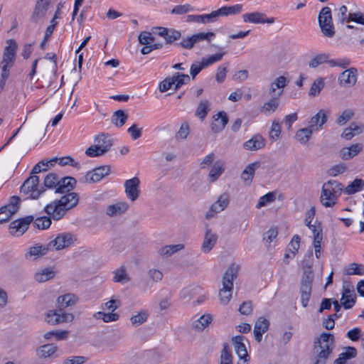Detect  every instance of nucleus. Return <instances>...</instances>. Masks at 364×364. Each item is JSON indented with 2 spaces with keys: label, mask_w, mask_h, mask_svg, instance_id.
I'll return each mask as SVG.
<instances>
[{
  "label": "nucleus",
  "mask_w": 364,
  "mask_h": 364,
  "mask_svg": "<svg viewBox=\"0 0 364 364\" xmlns=\"http://www.w3.org/2000/svg\"><path fill=\"white\" fill-rule=\"evenodd\" d=\"M64 194L60 199H55L44 208V211L54 220L62 219L67 211L75 207L79 202L78 193L69 192Z\"/></svg>",
  "instance_id": "f257e3e1"
},
{
  "label": "nucleus",
  "mask_w": 364,
  "mask_h": 364,
  "mask_svg": "<svg viewBox=\"0 0 364 364\" xmlns=\"http://www.w3.org/2000/svg\"><path fill=\"white\" fill-rule=\"evenodd\" d=\"M306 257L307 259L302 262L303 275L300 282L299 294L301 305L304 308L307 307L311 298L312 284L314 279L313 267V251L309 250Z\"/></svg>",
  "instance_id": "f03ea898"
},
{
  "label": "nucleus",
  "mask_w": 364,
  "mask_h": 364,
  "mask_svg": "<svg viewBox=\"0 0 364 364\" xmlns=\"http://www.w3.org/2000/svg\"><path fill=\"white\" fill-rule=\"evenodd\" d=\"M335 339L332 333H322L317 341L314 342L313 364H326L334 348Z\"/></svg>",
  "instance_id": "7ed1b4c3"
},
{
  "label": "nucleus",
  "mask_w": 364,
  "mask_h": 364,
  "mask_svg": "<svg viewBox=\"0 0 364 364\" xmlns=\"http://www.w3.org/2000/svg\"><path fill=\"white\" fill-rule=\"evenodd\" d=\"M238 274V266L232 264L225 272L223 277V288L219 291L220 303L227 305L231 297L233 289V281Z\"/></svg>",
  "instance_id": "20e7f679"
},
{
  "label": "nucleus",
  "mask_w": 364,
  "mask_h": 364,
  "mask_svg": "<svg viewBox=\"0 0 364 364\" xmlns=\"http://www.w3.org/2000/svg\"><path fill=\"white\" fill-rule=\"evenodd\" d=\"M343 191V185L337 181L330 180L325 183L321 189V203L326 208L333 207L337 203Z\"/></svg>",
  "instance_id": "39448f33"
},
{
  "label": "nucleus",
  "mask_w": 364,
  "mask_h": 364,
  "mask_svg": "<svg viewBox=\"0 0 364 364\" xmlns=\"http://www.w3.org/2000/svg\"><path fill=\"white\" fill-rule=\"evenodd\" d=\"M20 191L27 198L37 199L45 191V188L39 186V177L31 173L21 186Z\"/></svg>",
  "instance_id": "423d86ee"
},
{
  "label": "nucleus",
  "mask_w": 364,
  "mask_h": 364,
  "mask_svg": "<svg viewBox=\"0 0 364 364\" xmlns=\"http://www.w3.org/2000/svg\"><path fill=\"white\" fill-rule=\"evenodd\" d=\"M7 46L4 48L1 62V72L9 73V70L14 64L18 45L14 39L6 41Z\"/></svg>",
  "instance_id": "0eeeda50"
},
{
  "label": "nucleus",
  "mask_w": 364,
  "mask_h": 364,
  "mask_svg": "<svg viewBox=\"0 0 364 364\" xmlns=\"http://www.w3.org/2000/svg\"><path fill=\"white\" fill-rule=\"evenodd\" d=\"M318 22L322 33L328 38L335 34L333 23L331 10L329 7L325 6L321 9L318 16Z\"/></svg>",
  "instance_id": "6e6552de"
},
{
  "label": "nucleus",
  "mask_w": 364,
  "mask_h": 364,
  "mask_svg": "<svg viewBox=\"0 0 364 364\" xmlns=\"http://www.w3.org/2000/svg\"><path fill=\"white\" fill-rule=\"evenodd\" d=\"M74 319L73 314L65 313L63 309L48 311L46 314L45 321L50 325H57L64 322H70Z\"/></svg>",
  "instance_id": "1a4fd4ad"
},
{
  "label": "nucleus",
  "mask_w": 364,
  "mask_h": 364,
  "mask_svg": "<svg viewBox=\"0 0 364 364\" xmlns=\"http://www.w3.org/2000/svg\"><path fill=\"white\" fill-rule=\"evenodd\" d=\"M73 235L70 232L58 234L57 237L48 244L51 251L60 250L69 247L74 243Z\"/></svg>",
  "instance_id": "9d476101"
},
{
  "label": "nucleus",
  "mask_w": 364,
  "mask_h": 364,
  "mask_svg": "<svg viewBox=\"0 0 364 364\" xmlns=\"http://www.w3.org/2000/svg\"><path fill=\"white\" fill-rule=\"evenodd\" d=\"M230 203V196L227 193L221 194L218 200L211 205L209 210L205 214V218L209 220L215 216L218 213L225 210Z\"/></svg>",
  "instance_id": "9b49d317"
},
{
  "label": "nucleus",
  "mask_w": 364,
  "mask_h": 364,
  "mask_svg": "<svg viewBox=\"0 0 364 364\" xmlns=\"http://www.w3.org/2000/svg\"><path fill=\"white\" fill-rule=\"evenodd\" d=\"M33 220L32 215H28L14 221L9 225L10 232L14 235H22L28 228L29 225Z\"/></svg>",
  "instance_id": "f8f14e48"
},
{
  "label": "nucleus",
  "mask_w": 364,
  "mask_h": 364,
  "mask_svg": "<svg viewBox=\"0 0 364 364\" xmlns=\"http://www.w3.org/2000/svg\"><path fill=\"white\" fill-rule=\"evenodd\" d=\"M357 77V69L355 68H350L339 75L338 81L341 87H350L356 83Z\"/></svg>",
  "instance_id": "ddd939ff"
},
{
  "label": "nucleus",
  "mask_w": 364,
  "mask_h": 364,
  "mask_svg": "<svg viewBox=\"0 0 364 364\" xmlns=\"http://www.w3.org/2000/svg\"><path fill=\"white\" fill-rule=\"evenodd\" d=\"M111 168L109 166H102L87 172L85 176V182L92 183L100 181L105 176L109 174Z\"/></svg>",
  "instance_id": "4468645a"
},
{
  "label": "nucleus",
  "mask_w": 364,
  "mask_h": 364,
  "mask_svg": "<svg viewBox=\"0 0 364 364\" xmlns=\"http://www.w3.org/2000/svg\"><path fill=\"white\" fill-rule=\"evenodd\" d=\"M139 185L140 180L136 176L124 182L125 193L132 201H135L139 196Z\"/></svg>",
  "instance_id": "2eb2a0df"
},
{
  "label": "nucleus",
  "mask_w": 364,
  "mask_h": 364,
  "mask_svg": "<svg viewBox=\"0 0 364 364\" xmlns=\"http://www.w3.org/2000/svg\"><path fill=\"white\" fill-rule=\"evenodd\" d=\"M51 251L48 244L40 245L36 244L33 247L28 248V251L25 253V258L28 260L34 261L38 258L43 257Z\"/></svg>",
  "instance_id": "dca6fc26"
},
{
  "label": "nucleus",
  "mask_w": 364,
  "mask_h": 364,
  "mask_svg": "<svg viewBox=\"0 0 364 364\" xmlns=\"http://www.w3.org/2000/svg\"><path fill=\"white\" fill-rule=\"evenodd\" d=\"M50 2L46 0H37L34 11L31 17V21L37 23L42 18H43L47 11L50 6Z\"/></svg>",
  "instance_id": "f3484780"
},
{
  "label": "nucleus",
  "mask_w": 364,
  "mask_h": 364,
  "mask_svg": "<svg viewBox=\"0 0 364 364\" xmlns=\"http://www.w3.org/2000/svg\"><path fill=\"white\" fill-rule=\"evenodd\" d=\"M218 240V235L208 227L205 229L204 240L201 245V251L208 253L214 247Z\"/></svg>",
  "instance_id": "a211bd4d"
},
{
  "label": "nucleus",
  "mask_w": 364,
  "mask_h": 364,
  "mask_svg": "<svg viewBox=\"0 0 364 364\" xmlns=\"http://www.w3.org/2000/svg\"><path fill=\"white\" fill-rule=\"evenodd\" d=\"M77 181L75 178L71 176H66L58 179V186L55 188V193H66L72 191Z\"/></svg>",
  "instance_id": "6ab92c4d"
},
{
  "label": "nucleus",
  "mask_w": 364,
  "mask_h": 364,
  "mask_svg": "<svg viewBox=\"0 0 364 364\" xmlns=\"http://www.w3.org/2000/svg\"><path fill=\"white\" fill-rule=\"evenodd\" d=\"M345 351L341 353L333 364H351L350 360L357 356V349L352 346L344 348Z\"/></svg>",
  "instance_id": "aec40b11"
},
{
  "label": "nucleus",
  "mask_w": 364,
  "mask_h": 364,
  "mask_svg": "<svg viewBox=\"0 0 364 364\" xmlns=\"http://www.w3.org/2000/svg\"><path fill=\"white\" fill-rule=\"evenodd\" d=\"M228 122V117L225 112H219L213 116V121L211 123V129L215 133H219L223 130Z\"/></svg>",
  "instance_id": "412c9836"
},
{
  "label": "nucleus",
  "mask_w": 364,
  "mask_h": 364,
  "mask_svg": "<svg viewBox=\"0 0 364 364\" xmlns=\"http://www.w3.org/2000/svg\"><path fill=\"white\" fill-rule=\"evenodd\" d=\"M269 321L264 317H259L254 326V336L257 342H260L262 338V334L268 331Z\"/></svg>",
  "instance_id": "4be33fe9"
},
{
  "label": "nucleus",
  "mask_w": 364,
  "mask_h": 364,
  "mask_svg": "<svg viewBox=\"0 0 364 364\" xmlns=\"http://www.w3.org/2000/svg\"><path fill=\"white\" fill-rule=\"evenodd\" d=\"M289 80L284 76H279L277 77L271 84L269 87V95H277L281 97L283 93V88L287 86Z\"/></svg>",
  "instance_id": "5701e85b"
},
{
  "label": "nucleus",
  "mask_w": 364,
  "mask_h": 364,
  "mask_svg": "<svg viewBox=\"0 0 364 364\" xmlns=\"http://www.w3.org/2000/svg\"><path fill=\"white\" fill-rule=\"evenodd\" d=\"M265 139L260 134L254 135L250 139L245 141L243 146L249 151H257L265 146Z\"/></svg>",
  "instance_id": "b1692460"
},
{
  "label": "nucleus",
  "mask_w": 364,
  "mask_h": 364,
  "mask_svg": "<svg viewBox=\"0 0 364 364\" xmlns=\"http://www.w3.org/2000/svg\"><path fill=\"white\" fill-rule=\"evenodd\" d=\"M245 339V338L243 336H235L232 338V343L235 346V353L240 359H244L245 361H246L248 354L246 347L243 343Z\"/></svg>",
  "instance_id": "393cba45"
},
{
  "label": "nucleus",
  "mask_w": 364,
  "mask_h": 364,
  "mask_svg": "<svg viewBox=\"0 0 364 364\" xmlns=\"http://www.w3.org/2000/svg\"><path fill=\"white\" fill-rule=\"evenodd\" d=\"M95 144L100 148L102 153L108 152L112 146V141L108 134H101L95 139Z\"/></svg>",
  "instance_id": "a878e982"
},
{
  "label": "nucleus",
  "mask_w": 364,
  "mask_h": 364,
  "mask_svg": "<svg viewBox=\"0 0 364 364\" xmlns=\"http://www.w3.org/2000/svg\"><path fill=\"white\" fill-rule=\"evenodd\" d=\"M363 149L361 144H354L341 150V156L344 160H348L358 155Z\"/></svg>",
  "instance_id": "bb28decb"
},
{
  "label": "nucleus",
  "mask_w": 364,
  "mask_h": 364,
  "mask_svg": "<svg viewBox=\"0 0 364 364\" xmlns=\"http://www.w3.org/2000/svg\"><path fill=\"white\" fill-rule=\"evenodd\" d=\"M342 306L345 309H351L356 301V296L353 290L343 287L342 298Z\"/></svg>",
  "instance_id": "cd10ccee"
},
{
  "label": "nucleus",
  "mask_w": 364,
  "mask_h": 364,
  "mask_svg": "<svg viewBox=\"0 0 364 364\" xmlns=\"http://www.w3.org/2000/svg\"><path fill=\"white\" fill-rule=\"evenodd\" d=\"M129 206L127 203L119 202L109 205L106 208V214L109 217H114L125 213Z\"/></svg>",
  "instance_id": "c85d7f7f"
},
{
  "label": "nucleus",
  "mask_w": 364,
  "mask_h": 364,
  "mask_svg": "<svg viewBox=\"0 0 364 364\" xmlns=\"http://www.w3.org/2000/svg\"><path fill=\"white\" fill-rule=\"evenodd\" d=\"M57 350V346L53 343H48L38 347L36 349V355L39 358H48L51 357Z\"/></svg>",
  "instance_id": "c756f323"
},
{
  "label": "nucleus",
  "mask_w": 364,
  "mask_h": 364,
  "mask_svg": "<svg viewBox=\"0 0 364 364\" xmlns=\"http://www.w3.org/2000/svg\"><path fill=\"white\" fill-rule=\"evenodd\" d=\"M259 161H255L248 164L241 173L242 179L245 182H248V184L250 183L255 175V170L259 168Z\"/></svg>",
  "instance_id": "7c9ffc66"
},
{
  "label": "nucleus",
  "mask_w": 364,
  "mask_h": 364,
  "mask_svg": "<svg viewBox=\"0 0 364 364\" xmlns=\"http://www.w3.org/2000/svg\"><path fill=\"white\" fill-rule=\"evenodd\" d=\"M328 116L326 112L321 109L316 114L311 117L309 122V127L314 130H318L316 127H321L327 122Z\"/></svg>",
  "instance_id": "2f4dec72"
},
{
  "label": "nucleus",
  "mask_w": 364,
  "mask_h": 364,
  "mask_svg": "<svg viewBox=\"0 0 364 364\" xmlns=\"http://www.w3.org/2000/svg\"><path fill=\"white\" fill-rule=\"evenodd\" d=\"M224 163L222 161H216L208 174L210 182H215L224 172Z\"/></svg>",
  "instance_id": "473e14b6"
},
{
  "label": "nucleus",
  "mask_w": 364,
  "mask_h": 364,
  "mask_svg": "<svg viewBox=\"0 0 364 364\" xmlns=\"http://www.w3.org/2000/svg\"><path fill=\"white\" fill-rule=\"evenodd\" d=\"M269 95L271 99L269 101L264 102L261 107V111L264 112V114L267 115L274 112L277 109L279 104V101L280 97H277V95Z\"/></svg>",
  "instance_id": "72a5a7b5"
},
{
  "label": "nucleus",
  "mask_w": 364,
  "mask_h": 364,
  "mask_svg": "<svg viewBox=\"0 0 364 364\" xmlns=\"http://www.w3.org/2000/svg\"><path fill=\"white\" fill-rule=\"evenodd\" d=\"M55 276V272L52 267H46L34 274V279L38 282H45Z\"/></svg>",
  "instance_id": "f704fd0d"
},
{
  "label": "nucleus",
  "mask_w": 364,
  "mask_h": 364,
  "mask_svg": "<svg viewBox=\"0 0 364 364\" xmlns=\"http://www.w3.org/2000/svg\"><path fill=\"white\" fill-rule=\"evenodd\" d=\"M77 297L73 294H65L58 298L59 309H63L76 304Z\"/></svg>",
  "instance_id": "c9c22d12"
},
{
  "label": "nucleus",
  "mask_w": 364,
  "mask_h": 364,
  "mask_svg": "<svg viewBox=\"0 0 364 364\" xmlns=\"http://www.w3.org/2000/svg\"><path fill=\"white\" fill-rule=\"evenodd\" d=\"M183 248L184 245L183 244L166 245L164 247H161L158 250V253L161 256L168 257L172 255L173 254L183 250Z\"/></svg>",
  "instance_id": "e433bc0d"
},
{
  "label": "nucleus",
  "mask_w": 364,
  "mask_h": 364,
  "mask_svg": "<svg viewBox=\"0 0 364 364\" xmlns=\"http://www.w3.org/2000/svg\"><path fill=\"white\" fill-rule=\"evenodd\" d=\"M314 131V130L309 126L300 129L296 132L295 137L301 144H306L309 141Z\"/></svg>",
  "instance_id": "4c0bfd02"
},
{
  "label": "nucleus",
  "mask_w": 364,
  "mask_h": 364,
  "mask_svg": "<svg viewBox=\"0 0 364 364\" xmlns=\"http://www.w3.org/2000/svg\"><path fill=\"white\" fill-rule=\"evenodd\" d=\"M242 4H235L230 6H223L218 9V16H229V15H235L238 14L242 11Z\"/></svg>",
  "instance_id": "58836bf2"
},
{
  "label": "nucleus",
  "mask_w": 364,
  "mask_h": 364,
  "mask_svg": "<svg viewBox=\"0 0 364 364\" xmlns=\"http://www.w3.org/2000/svg\"><path fill=\"white\" fill-rule=\"evenodd\" d=\"M128 114L122 109L117 110L112 117V122L117 127H122L127 122Z\"/></svg>",
  "instance_id": "ea45409f"
},
{
  "label": "nucleus",
  "mask_w": 364,
  "mask_h": 364,
  "mask_svg": "<svg viewBox=\"0 0 364 364\" xmlns=\"http://www.w3.org/2000/svg\"><path fill=\"white\" fill-rule=\"evenodd\" d=\"M174 81V90H178L183 85L190 82L191 77L188 75L176 73L172 76Z\"/></svg>",
  "instance_id": "a19ab883"
},
{
  "label": "nucleus",
  "mask_w": 364,
  "mask_h": 364,
  "mask_svg": "<svg viewBox=\"0 0 364 364\" xmlns=\"http://www.w3.org/2000/svg\"><path fill=\"white\" fill-rule=\"evenodd\" d=\"M265 14L259 12L247 13L242 15V19L245 22L253 23H262Z\"/></svg>",
  "instance_id": "79ce46f5"
},
{
  "label": "nucleus",
  "mask_w": 364,
  "mask_h": 364,
  "mask_svg": "<svg viewBox=\"0 0 364 364\" xmlns=\"http://www.w3.org/2000/svg\"><path fill=\"white\" fill-rule=\"evenodd\" d=\"M209 107L210 104L207 100H201L196 108L195 112L196 117L203 120L210 110Z\"/></svg>",
  "instance_id": "37998d69"
},
{
  "label": "nucleus",
  "mask_w": 364,
  "mask_h": 364,
  "mask_svg": "<svg viewBox=\"0 0 364 364\" xmlns=\"http://www.w3.org/2000/svg\"><path fill=\"white\" fill-rule=\"evenodd\" d=\"M114 276L113 281L114 282H119L125 284L129 281V278L127 274L126 268L124 266L120 267L114 271Z\"/></svg>",
  "instance_id": "c03bdc74"
},
{
  "label": "nucleus",
  "mask_w": 364,
  "mask_h": 364,
  "mask_svg": "<svg viewBox=\"0 0 364 364\" xmlns=\"http://www.w3.org/2000/svg\"><path fill=\"white\" fill-rule=\"evenodd\" d=\"M51 216H41L37 218L33 221V225L35 228L39 229V230H45L48 228L51 225Z\"/></svg>",
  "instance_id": "a18cd8bd"
},
{
  "label": "nucleus",
  "mask_w": 364,
  "mask_h": 364,
  "mask_svg": "<svg viewBox=\"0 0 364 364\" xmlns=\"http://www.w3.org/2000/svg\"><path fill=\"white\" fill-rule=\"evenodd\" d=\"M364 187V181L356 178L351 182L346 188V193L348 195L354 194Z\"/></svg>",
  "instance_id": "49530a36"
},
{
  "label": "nucleus",
  "mask_w": 364,
  "mask_h": 364,
  "mask_svg": "<svg viewBox=\"0 0 364 364\" xmlns=\"http://www.w3.org/2000/svg\"><path fill=\"white\" fill-rule=\"evenodd\" d=\"M328 58L329 55L328 54H318L309 62V67L311 68H316L324 63H328Z\"/></svg>",
  "instance_id": "de8ad7c7"
},
{
  "label": "nucleus",
  "mask_w": 364,
  "mask_h": 364,
  "mask_svg": "<svg viewBox=\"0 0 364 364\" xmlns=\"http://www.w3.org/2000/svg\"><path fill=\"white\" fill-rule=\"evenodd\" d=\"M324 80L322 77H319L316 80H315L311 85L309 95L310 97H316L317 96L321 91V90L324 87Z\"/></svg>",
  "instance_id": "09e8293b"
},
{
  "label": "nucleus",
  "mask_w": 364,
  "mask_h": 364,
  "mask_svg": "<svg viewBox=\"0 0 364 364\" xmlns=\"http://www.w3.org/2000/svg\"><path fill=\"white\" fill-rule=\"evenodd\" d=\"M211 321V315H203L193 322V326L196 329L203 330Z\"/></svg>",
  "instance_id": "8fccbe9b"
},
{
  "label": "nucleus",
  "mask_w": 364,
  "mask_h": 364,
  "mask_svg": "<svg viewBox=\"0 0 364 364\" xmlns=\"http://www.w3.org/2000/svg\"><path fill=\"white\" fill-rule=\"evenodd\" d=\"M149 317V314L146 311H141L139 314L134 315L131 317L130 321L134 326H139L145 323Z\"/></svg>",
  "instance_id": "3c124183"
},
{
  "label": "nucleus",
  "mask_w": 364,
  "mask_h": 364,
  "mask_svg": "<svg viewBox=\"0 0 364 364\" xmlns=\"http://www.w3.org/2000/svg\"><path fill=\"white\" fill-rule=\"evenodd\" d=\"M59 176L55 173H48L43 181V186L48 188H53L58 186Z\"/></svg>",
  "instance_id": "603ef678"
},
{
  "label": "nucleus",
  "mask_w": 364,
  "mask_h": 364,
  "mask_svg": "<svg viewBox=\"0 0 364 364\" xmlns=\"http://www.w3.org/2000/svg\"><path fill=\"white\" fill-rule=\"evenodd\" d=\"M94 316L97 319L102 318L104 321V322L106 323L117 321L119 317L117 314L113 313L112 311L110 313H104L99 311L95 313Z\"/></svg>",
  "instance_id": "864d4df0"
},
{
  "label": "nucleus",
  "mask_w": 364,
  "mask_h": 364,
  "mask_svg": "<svg viewBox=\"0 0 364 364\" xmlns=\"http://www.w3.org/2000/svg\"><path fill=\"white\" fill-rule=\"evenodd\" d=\"M11 207H12V205ZM14 213L15 208H11V210L6 205L0 208V223L7 222Z\"/></svg>",
  "instance_id": "5fc2aeb1"
},
{
  "label": "nucleus",
  "mask_w": 364,
  "mask_h": 364,
  "mask_svg": "<svg viewBox=\"0 0 364 364\" xmlns=\"http://www.w3.org/2000/svg\"><path fill=\"white\" fill-rule=\"evenodd\" d=\"M68 336V331H51L45 333L44 338L49 340L54 336L57 341H62L66 339Z\"/></svg>",
  "instance_id": "6e6d98bb"
},
{
  "label": "nucleus",
  "mask_w": 364,
  "mask_h": 364,
  "mask_svg": "<svg viewBox=\"0 0 364 364\" xmlns=\"http://www.w3.org/2000/svg\"><path fill=\"white\" fill-rule=\"evenodd\" d=\"M301 237L298 235L293 236L291 241L288 245V251L292 254V257L298 252L300 246Z\"/></svg>",
  "instance_id": "4d7b16f0"
},
{
  "label": "nucleus",
  "mask_w": 364,
  "mask_h": 364,
  "mask_svg": "<svg viewBox=\"0 0 364 364\" xmlns=\"http://www.w3.org/2000/svg\"><path fill=\"white\" fill-rule=\"evenodd\" d=\"M364 274V267L362 264L351 263L347 270L346 274L347 275H363Z\"/></svg>",
  "instance_id": "13d9d810"
},
{
  "label": "nucleus",
  "mask_w": 364,
  "mask_h": 364,
  "mask_svg": "<svg viewBox=\"0 0 364 364\" xmlns=\"http://www.w3.org/2000/svg\"><path fill=\"white\" fill-rule=\"evenodd\" d=\"M274 200H275L274 193H273V192L267 193L264 194V196H262V197H260V198L256 205V208H260L263 206L267 205L268 203H270L274 201Z\"/></svg>",
  "instance_id": "bf43d9fd"
},
{
  "label": "nucleus",
  "mask_w": 364,
  "mask_h": 364,
  "mask_svg": "<svg viewBox=\"0 0 364 364\" xmlns=\"http://www.w3.org/2000/svg\"><path fill=\"white\" fill-rule=\"evenodd\" d=\"M354 116V112L352 109H345L336 119V123L339 125H344Z\"/></svg>",
  "instance_id": "052dcab7"
},
{
  "label": "nucleus",
  "mask_w": 364,
  "mask_h": 364,
  "mask_svg": "<svg viewBox=\"0 0 364 364\" xmlns=\"http://www.w3.org/2000/svg\"><path fill=\"white\" fill-rule=\"evenodd\" d=\"M220 362L227 364L232 363V355L231 351L229 350L228 345L227 343L223 344V348L221 351Z\"/></svg>",
  "instance_id": "680f3d73"
},
{
  "label": "nucleus",
  "mask_w": 364,
  "mask_h": 364,
  "mask_svg": "<svg viewBox=\"0 0 364 364\" xmlns=\"http://www.w3.org/2000/svg\"><path fill=\"white\" fill-rule=\"evenodd\" d=\"M46 122H36L31 127V133L36 136L41 134L45 135L46 132Z\"/></svg>",
  "instance_id": "e2e57ef3"
},
{
  "label": "nucleus",
  "mask_w": 364,
  "mask_h": 364,
  "mask_svg": "<svg viewBox=\"0 0 364 364\" xmlns=\"http://www.w3.org/2000/svg\"><path fill=\"white\" fill-rule=\"evenodd\" d=\"M193 8L188 4L176 6L171 11V14L182 15L192 11Z\"/></svg>",
  "instance_id": "0e129e2a"
},
{
  "label": "nucleus",
  "mask_w": 364,
  "mask_h": 364,
  "mask_svg": "<svg viewBox=\"0 0 364 364\" xmlns=\"http://www.w3.org/2000/svg\"><path fill=\"white\" fill-rule=\"evenodd\" d=\"M174 87V81L173 77H166L163 81H161L159 84V89L161 92H164L168 91V90L173 88Z\"/></svg>",
  "instance_id": "69168bd1"
},
{
  "label": "nucleus",
  "mask_w": 364,
  "mask_h": 364,
  "mask_svg": "<svg viewBox=\"0 0 364 364\" xmlns=\"http://www.w3.org/2000/svg\"><path fill=\"white\" fill-rule=\"evenodd\" d=\"M174 87V81L173 77H166L163 81H161L159 84V89L161 92H164L168 91V90L173 88Z\"/></svg>",
  "instance_id": "338daca9"
},
{
  "label": "nucleus",
  "mask_w": 364,
  "mask_h": 364,
  "mask_svg": "<svg viewBox=\"0 0 364 364\" xmlns=\"http://www.w3.org/2000/svg\"><path fill=\"white\" fill-rule=\"evenodd\" d=\"M190 128L187 122L182 123L179 130L176 133V137L180 139H186L189 134Z\"/></svg>",
  "instance_id": "774afa93"
}]
</instances>
